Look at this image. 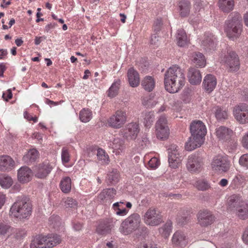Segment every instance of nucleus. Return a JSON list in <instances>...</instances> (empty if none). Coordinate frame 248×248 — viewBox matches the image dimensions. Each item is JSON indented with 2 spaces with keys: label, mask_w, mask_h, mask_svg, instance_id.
Wrapping results in <instances>:
<instances>
[{
  "label": "nucleus",
  "mask_w": 248,
  "mask_h": 248,
  "mask_svg": "<svg viewBox=\"0 0 248 248\" xmlns=\"http://www.w3.org/2000/svg\"><path fill=\"white\" fill-rule=\"evenodd\" d=\"M164 82L165 88L168 92L177 93L185 84L184 70L176 65L170 67L165 73Z\"/></svg>",
  "instance_id": "f257e3e1"
},
{
  "label": "nucleus",
  "mask_w": 248,
  "mask_h": 248,
  "mask_svg": "<svg viewBox=\"0 0 248 248\" xmlns=\"http://www.w3.org/2000/svg\"><path fill=\"white\" fill-rule=\"evenodd\" d=\"M191 136L185 143V149L191 151L200 147L204 143L207 133L205 125H190Z\"/></svg>",
  "instance_id": "f03ea898"
},
{
  "label": "nucleus",
  "mask_w": 248,
  "mask_h": 248,
  "mask_svg": "<svg viewBox=\"0 0 248 248\" xmlns=\"http://www.w3.org/2000/svg\"><path fill=\"white\" fill-rule=\"evenodd\" d=\"M31 211L29 199L25 196H18L10 209L11 215L20 219H28Z\"/></svg>",
  "instance_id": "7ed1b4c3"
},
{
  "label": "nucleus",
  "mask_w": 248,
  "mask_h": 248,
  "mask_svg": "<svg viewBox=\"0 0 248 248\" xmlns=\"http://www.w3.org/2000/svg\"><path fill=\"white\" fill-rule=\"evenodd\" d=\"M228 207L240 219L244 220L248 218V203L241 197L235 195L231 196L228 199Z\"/></svg>",
  "instance_id": "20e7f679"
},
{
  "label": "nucleus",
  "mask_w": 248,
  "mask_h": 248,
  "mask_svg": "<svg viewBox=\"0 0 248 248\" xmlns=\"http://www.w3.org/2000/svg\"><path fill=\"white\" fill-rule=\"evenodd\" d=\"M231 20L228 21L227 26L225 28V32L230 38L237 37L242 31V17L238 13L231 14Z\"/></svg>",
  "instance_id": "39448f33"
},
{
  "label": "nucleus",
  "mask_w": 248,
  "mask_h": 248,
  "mask_svg": "<svg viewBox=\"0 0 248 248\" xmlns=\"http://www.w3.org/2000/svg\"><path fill=\"white\" fill-rule=\"evenodd\" d=\"M141 223V218L138 214H133L124 219L121 224L119 231L127 235L138 229Z\"/></svg>",
  "instance_id": "423d86ee"
},
{
  "label": "nucleus",
  "mask_w": 248,
  "mask_h": 248,
  "mask_svg": "<svg viewBox=\"0 0 248 248\" xmlns=\"http://www.w3.org/2000/svg\"><path fill=\"white\" fill-rule=\"evenodd\" d=\"M222 62L230 72H236L240 68V61L237 54L230 47L227 48L224 55L221 54Z\"/></svg>",
  "instance_id": "0eeeda50"
},
{
  "label": "nucleus",
  "mask_w": 248,
  "mask_h": 248,
  "mask_svg": "<svg viewBox=\"0 0 248 248\" xmlns=\"http://www.w3.org/2000/svg\"><path fill=\"white\" fill-rule=\"evenodd\" d=\"M143 220L145 223L148 225L157 226L162 222V217L159 210L151 207L145 213Z\"/></svg>",
  "instance_id": "6e6552de"
},
{
  "label": "nucleus",
  "mask_w": 248,
  "mask_h": 248,
  "mask_svg": "<svg viewBox=\"0 0 248 248\" xmlns=\"http://www.w3.org/2000/svg\"><path fill=\"white\" fill-rule=\"evenodd\" d=\"M211 166L213 170L219 172H224L229 170L230 164L226 156L218 155L213 159Z\"/></svg>",
  "instance_id": "1a4fd4ad"
},
{
  "label": "nucleus",
  "mask_w": 248,
  "mask_h": 248,
  "mask_svg": "<svg viewBox=\"0 0 248 248\" xmlns=\"http://www.w3.org/2000/svg\"><path fill=\"white\" fill-rule=\"evenodd\" d=\"M233 113L240 124L248 123V106L246 104H241L236 106L233 109Z\"/></svg>",
  "instance_id": "9d476101"
},
{
  "label": "nucleus",
  "mask_w": 248,
  "mask_h": 248,
  "mask_svg": "<svg viewBox=\"0 0 248 248\" xmlns=\"http://www.w3.org/2000/svg\"><path fill=\"white\" fill-rule=\"evenodd\" d=\"M178 150V147L175 145H171L168 149V161L170 166L174 168L178 167L183 158L182 156L180 155Z\"/></svg>",
  "instance_id": "9b49d317"
},
{
  "label": "nucleus",
  "mask_w": 248,
  "mask_h": 248,
  "mask_svg": "<svg viewBox=\"0 0 248 248\" xmlns=\"http://www.w3.org/2000/svg\"><path fill=\"white\" fill-rule=\"evenodd\" d=\"M52 169V164L48 160H46L36 166L34 170L35 176L38 178H45L51 172Z\"/></svg>",
  "instance_id": "f8f14e48"
},
{
  "label": "nucleus",
  "mask_w": 248,
  "mask_h": 248,
  "mask_svg": "<svg viewBox=\"0 0 248 248\" xmlns=\"http://www.w3.org/2000/svg\"><path fill=\"white\" fill-rule=\"evenodd\" d=\"M116 195V191L113 188L104 189L98 195V201L102 204L108 205L112 202V200Z\"/></svg>",
  "instance_id": "ddd939ff"
},
{
  "label": "nucleus",
  "mask_w": 248,
  "mask_h": 248,
  "mask_svg": "<svg viewBox=\"0 0 248 248\" xmlns=\"http://www.w3.org/2000/svg\"><path fill=\"white\" fill-rule=\"evenodd\" d=\"M198 222L202 226H207L212 224L215 218L212 213L207 210L200 211L198 214Z\"/></svg>",
  "instance_id": "4468645a"
},
{
  "label": "nucleus",
  "mask_w": 248,
  "mask_h": 248,
  "mask_svg": "<svg viewBox=\"0 0 248 248\" xmlns=\"http://www.w3.org/2000/svg\"><path fill=\"white\" fill-rule=\"evenodd\" d=\"M139 132L138 125H126L121 130L122 135L127 140H135Z\"/></svg>",
  "instance_id": "2eb2a0df"
},
{
  "label": "nucleus",
  "mask_w": 248,
  "mask_h": 248,
  "mask_svg": "<svg viewBox=\"0 0 248 248\" xmlns=\"http://www.w3.org/2000/svg\"><path fill=\"white\" fill-rule=\"evenodd\" d=\"M202 165L201 159L196 155L189 156L186 167L188 170L192 172H196L201 169Z\"/></svg>",
  "instance_id": "dca6fc26"
},
{
  "label": "nucleus",
  "mask_w": 248,
  "mask_h": 248,
  "mask_svg": "<svg viewBox=\"0 0 248 248\" xmlns=\"http://www.w3.org/2000/svg\"><path fill=\"white\" fill-rule=\"evenodd\" d=\"M32 176V170L28 167H22L18 170V180L22 183H26L30 181Z\"/></svg>",
  "instance_id": "f3484780"
},
{
  "label": "nucleus",
  "mask_w": 248,
  "mask_h": 248,
  "mask_svg": "<svg viewBox=\"0 0 248 248\" xmlns=\"http://www.w3.org/2000/svg\"><path fill=\"white\" fill-rule=\"evenodd\" d=\"M171 241L174 245L183 247L187 245V238L183 232L177 231L173 234Z\"/></svg>",
  "instance_id": "a211bd4d"
},
{
  "label": "nucleus",
  "mask_w": 248,
  "mask_h": 248,
  "mask_svg": "<svg viewBox=\"0 0 248 248\" xmlns=\"http://www.w3.org/2000/svg\"><path fill=\"white\" fill-rule=\"evenodd\" d=\"M217 80L215 76L211 74L207 75L203 81V87L205 91L208 93H211L216 88Z\"/></svg>",
  "instance_id": "6ab92c4d"
},
{
  "label": "nucleus",
  "mask_w": 248,
  "mask_h": 248,
  "mask_svg": "<svg viewBox=\"0 0 248 248\" xmlns=\"http://www.w3.org/2000/svg\"><path fill=\"white\" fill-rule=\"evenodd\" d=\"M189 82L192 85H197L202 81V75L200 70L194 67H190L187 73Z\"/></svg>",
  "instance_id": "aec40b11"
},
{
  "label": "nucleus",
  "mask_w": 248,
  "mask_h": 248,
  "mask_svg": "<svg viewBox=\"0 0 248 248\" xmlns=\"http://www.w3.org/2000/svg\"><path fill=\"white\" fill-rule=\"evenodd\" d=\"M217 39L214 35L210 33H206L202 42V45L205 49H214L216 46Z\"/></svg>",
  "instance_id": "412c9836"
},
{
  "label": "nucleus",
  "mask_w": 248,
  "mask_h": 248,
  "mask_svg": "<svg viewBox=\"0 0 248 248\" xmlns=\"http://www.w3.org/2000/svg\"><path fill=\"white\" fill-rule=\"evenodd\" d=\"M14 165L15 161L10 156H0V170L9 171L13 168Z\"/></svg>",
  "instance_id": "4be33fe9"
},
{
  "label": "nucleus",
  "mask_w": 248,
  "mask_h": 248,
  "mask_svg": "<svg viewBox=\"0 0 248 248\" xmlns=\"http://www.w3.org/2000/svg\"><path fill=\"white\" fill-rule=\"evenodd\" d=\"M47 241L46 235H39L31 241V248H48L46 245Z\"/></svg>",
  "instance_id": "5701e85b"
},
{
  "label": "nucleus",
  "mask_w": 248,
  "mask_h": 248,
  "mask_svg": "<svg viewBox=\"0 0 248 248\" xmlns=\"http://www.w3.org/2000/svg\"><path fill=\"white\" fill-rule=\"evenodd\" d=\"M126 116L125 112L121 110H117L114 115L112 116L108 120V124H114L115 123L124 124L126 122Z\"/></svg>",
  "instance_id": "b1692460"
},
{
  "label": "nucleus",
  "mask_w": 248,
  "mask_h": 248,
  "mask_svg": "<svg viewBox=\"0 0 248 248\" xmlns=\"http://www.w3.org/2000/svg\"><path fill=\"white\" fill-rule=\"evenodd\" d=\"M127 77L130 85L132 87H137L140 84L138 73L133 68H130L127 72Z\"/></svg>",
  "instance_id": "393cba45"
},
{
  "label": "nucleus",
  "mask_w": 248,
  "mask_h": 248,
  "mask_svg": "<svg viewBox=\"0 0 248 248\" xmlns=\"http://www.w3.org/2000/svg\"><path fill=\"white\" fill-rule=\"evenodd\" d=\"M155 132L158 139L164 140L169 137L170 129L167 125H156Z\"/></svg>",
  "instance_id": "a878e982"
},
{
  "label": "nucleus",
  "mask_w": 248,
  "mask_h": 248,
  "mask_svg": "<svg viewBox=\"0 0 248 248\" xmlns=\"http://www.w3.org/2000/svg\"><path fill=\"white\" fill-rule=\"evenodd\" d=\"M179 14L181 17L187 16L191 9V4L188 0H181L178 3Z\"/></svg>",
  "instance_id": "bb28decb"
},
{
  "label": "nucleus",
  "mask_w": 248,
  "mask_h": 248,
  "mask_svg": "<svg viewBox=\"0 0 248 248\" xmlns=\"http://www.w3.org/2000/svg\"><path fill=\"white\" fill-rule=\"evenodd\" d=\"M232 131L225 126H220L216 129V135L220 140H228L232 135Z\"/></svg>",
  "instance_id": "cd10ccee"
},
{
  "label": "nucleus",
  "mask_w": 248,
  "mask_h": 248,
  "mask_svg": "<svg viewBox=\"0 0 248 248\" xmlns=\"http://www.w3.org/2000/svg\"><path fill=\"white\" fill-rule=\"evenodd\" d=\"M192 61L199 67H204L206 64L204 56L202 53L199 52L193 53Z\"/></svg>",
  "instance_id": "c85d7f7f"
},
{
  "label": "nucleus",
  "mask_w": 248,
  "mask_h": 248,
  "mask_svg": "<svg viewBox=\"0 0 248 248\" xmlns=\"http://www.w3.org/2000/svg\"><path fill=\"white\" fill-rule=\"evenodd\" d=\"M39 157V153L35 149L30 150L23 157V160L27 164L31 163L36 160Z\"/></svg>",
  "instance_id": "c756f323"
},
{
  "label": "nucleus",
  "mask_w": 248,
  "mask_h": 248,
  "mask_svg": "<svg viewBox=\"0 0 248 248\" xmlns=\"http://www.w3.org/2000/svg\"><path fill=\"white\" fill-rule=\"evenodd\" d=\"M142 88L148 92H151L155 87V81L151 76H146L141 81Z\"/></svg>",
  "instance_id": "7c9ffc66"
},
{
  "label": "nucleus",
  "mask_w": 248,
  "mask_h": 248,
  "mask_svg": "<svg viewBox=\"0 0 248 248\" xmlns=\"http://www.w3.org/2000/svg\"><path fill=\"white\" fill-rule=\"evenodd\" d=\"M219 8L225 13H229L232 10L234 6L233 0H219Z\"/></svg>",
  "instance_id": "2f4dec72"
},
{
  "label": "nucleus",
  "mask_w": 248,
  "mask_h": 248,
  "mask_svg": "<svg viewBox=\"0 0 248 248\" xmlns=\"http://www.w3.org/2000/svg\"><path fill=\"white\" fill-rule=\"evenodd\" d=\"M111 229V222L107 220L101 222L98 225L96 231L98 233L103 235L109 233Z\"/></svg>",
  "instance_id": "473e14b6"
},
{
  "label": "nucleus",
  "mask_w": 248,
  "mask_h": 248,
  "mask_svg": "<svg viewBox=\"0 0 248 248\" xmlns=\"http://www.w3.org/2000/svg\"><path fill=\"white\" fill-rule=\"evenodd\" d=\"M215 109V116L219 122H222L228 118L227 111L223 107L217 106Z\"/></svg>",
  "instance_id": "72a5a7b5"
},
{
  "label": "nucleus",
  "mask_w": 248,
  "mask_h": 248,
  "mask_svg": "<svg viewBox=\"0 0 248 248\" xmlns=\"http://www.w3.org/2000/svg\"><path fill=\"white\" fill-rule=\"evenodd\" d=\"M60 188L62 192L68 193L71 190V179L69 177L63 178L60 183Z\"/></svg>",
  "instance_id": "f704fd0d"
},
{
  "label": "nucleus",
  "mask_w": 248,
  "mask_h": 248,
  "mask_svg": "<svg viewBox=\"0 0 248 248\" xmlns=\"http://www.w3.org/2000/svg\"><path fill=\"white\" fill-rule=\"evenodd\" d=\"M46 236L47 239L46 245L48 248H52L61 242L60 236L57 234H49Z\"/></svg>",
  "instance_id": "c9c22d12"
},
{
  "label": "nucleus",
  "mask_w": 248,
  "mask_h": 248,
  "mask_svg": "<svg viewBox=\"0 0 248 248\" xmlns=\"http://www.w3.org/2000/svg\"><path fill=\"white\" fill-rule=\"evenodd\" d=\"M176 38L179 46H184L188 42L186 33L183 29L177 31Z\"/></svg>",
  "instance_id": "e433bc0d"
},
{
  "label": "nucleus",
  "mask_w": 248,
  "mask_h": 248,
  "mask_svg": "<svg viewBox=\"0 0 248 248\" xmlns=\"http://www.w3.org/2000/svg\"><path fill=\"white\" fill-rule=\"evenodd\" d=\"M112 148L116 150V154H119L124 148V141L119 138L114 139L113 141L110 144ZM114 152V151H113Z\"/></svg>",
  "instance_id": "4c0bfd02"
},
{
  "label": "nucleus",
  "mask_w": 248,
  "mask_h": 248,
  "mask_svg": "<svg viewBox=\"0 0 248 248\" xmlns=\"http://www.w3.org/2000/svg\"><path fill=\"white\" fill-rule=\"evenodd\" d=\"M120 82V80L117 79L112 83L108 92V97L113 98L118 94Z\"/></svg>",
  "instance_id": "58836bf2"
},
{
  "label": "nucleus",
  "mask_w": 248,
  "mask_h": 248,
  "mask_svg": "<svg viewBox=\"0 0 248 248\" xmlns=\"http://www.w3.org/2000/svg\"><path fill=\"white\" fill-rule=\"evenodd\" d=\"M97 159L103 165L108 164L109 162L108 155L106 153L105 150L99 148L97 153Z\"/></svg>",
  "instance_id": "ea45409f"
},
{
  "label": "nucleus",
  "mask_w": 248,
  "mask_h": 248,
  "mask_svg": "<svg viewBox=\"0 0 248 248\" xmlns=\"http://www.w3.org/2000/svg\"><path fill=\"white\" fill-rule=\"evenodd\" d=\"M92 118V113L89 108H83L79 112V118L83 123H87Z\"/></svg>",
  "instance_id": "a19ab883"
},
{
  "label": "nucleus",
  "mask_w": 248,
  "mask_h": 248,
  "mask_svg": "<svg viewBox=\"0 0 248 248\" xmlns=\"http://www.w3.org/2000/svg\"><path fill=\"white\" fill-rule=\"evenodd\" d=\"M13 184L12 178L4 174L0 175V185L4 188H9Z\"/></svg>",
  "instance_id": "79ce46f5"
},
{
  "label": "nucleus",
  "mask_w": 248,
  "mask_h": 248,
  "mask_svg": "<svg viewBox=\"0 0 248 248\" xmlns=\"http://www.w3.org/2000/svg\"><path fill=\"white\" fill-rule=\"evenodd\" d=\"M120 175L119 172L116 169H113L108 174V181L110 184H115L118 182Z\"/></svg>",
  "instance_id": "37998d69"
},
{
  "label": "nucleus",
  "mask_w": 248,
  "mask_h": 248,
  "mask_svg": "<svg viewBox=\"0 0 248 248\" xmlns=\"http://www.w3.org/2000/svg\"><path fill=\"white\" fill-rule=\"evenodd\" d=\"M195 186L199 190L204 191L210 187L208 183L204 180H199L195 183Z\"/></svg>",
  "instance_id": "c03bdc74"
},
{
  "label": "nucleus",
  "mask_w": 248,
  "mask_h": 248,
  "mask_svg": "<svg viewBox=\"0 0 248 248\" xmlns=\"http://www.w3.org/2000/svg\"><path fill=\"white\" fill-rule=\"evenodd\" d=\"M170 230L171 226L167 224H165L159 230L160 233L165 238L169 236L170 234Z\"/></svg>",
  "instance_id": "a18cd8bd"
},
{
  "label": "nucleus",
  "mask_w": 248,
  "mask_h": 248,
  "mask_svg": "<svg viewBox=\"0 0 248 248\" xmlns=\"http://www.w3.org/2000/svg\"><path fill=\"white\" fill-rule=\"evenodd\" d=\"M245 181V178L241 175H238L234 177L232 181V185H233L234 186H238L243 184Z\"/></svg>",
  "instance_id": "49530a36"
},
{
  "label": "nucleus",
  "mask_w": 248,
  "mask_h": 248,
  "mask_svg": "<svg viewBox=\"0 0 248 248\" xmlns=\"http://www.w3.org/2000/svg\"><path fill=\"white\" fill-rule=\"evenodd\" d=\"M77 205V201L72 198L68 197L64 202V206L66 208H74Z\"/></svg>",
  "instance_id": "de8ad7c7"
},
{
  "label": "nucleus",
  "mask_w": 248,
  "mask_h": 248,
  "mask_svg": "<svg viewBox=\"0 0 248 248\" xmlns=\"http://www.w3.org/2000/svg\"><path fill=\"white\" fill-rule=\"evenodd\" d=\"M62 160L63 163H68L70 160V155L68 149L63 147L62 151Z\"/></svg>",
  "instance_id": "09e8293b"
},
{
  "label": "nucleus",
  "mask_w": 248,
  "mask_h": 248,
  "mask_svg": "<svg viewBox=\"0 0 248 248\" xmlns=\"http://www.w3.org/2000/svg\"><path fill=\"white\" fill-rule=\"evenodd\" d=\"M239 163L241 166L248 169V154L241 156L239 160Z\"/></svg>",
  "instance_id": "8fccbe9b"
},
{
  "label": "nucleus",
  "mask_w": 248,
  "mask_h": 248,
  "mask_svg": "<svg viewBox=\"0 0 248 248\" xmlns=\"http://www.w3.org/2000/svg\"><path fill=\"white\" fill-rule=\"evenodd\" d=\"M148 164L150 168L155 169L159 165L160 162L156 157H153L149 160Z\"/></svg>",
  "instance_id": "3c124183"
},
{
  "label": "nucleus",
  "mask_w": 248,
  "mask_h": 248,
  "mask_svg": "<svg viewBox=\"0 0 248 248\" xmlns=\"http://www.w3.org/2000/svg\"><path fill=\"white\" fill-rule=\"evenodd\" d=\"M162 25V21L161 18H157L155 19L154 24V31L157 33L161 30Z\"/></svg>",
  "instance_id": "603ef678"
},
{
  "label": "nucleus",
  "mask_w": 248,
  "mask_h": 248,
  "mask_svg": "<svg viewBox=\"0 0 248 248\" xmlns=\"http://www.w3.org/2000/svg\"><path fill=\"white\" fill-rule=\"evenodd\" d=\"M176 219L178 224L180 225H184L189 221L190 217L178 216Z\"/></svg>",
  "instance_id": "864d4df0"
},
{
  "label": "nucleus",
  "mask_w": 248,
  "mask_h": 248,
  "mask_svg": "<svg viewBox=\"0 0 248 248\" xmlns=\"http://www.w3.org/2000/svg\"><path fill=\"white\" fill-rule=\"evenodd\" d=\"M10 227L3 223H0V234L4 235L8 231Z\"/></svg>",
  "instance_id": "5fc2aeb1"
},
{
  "label": "nucleus",
  "mask_w": 248,
  "mask_h": 248,
  "mask_svg": "<svg viewBox=\"0 0 248 248\" xmlns=\"http://www.w3.org/2000/svg\"><path fill=\"white\" fill-rule=\"evenodd\" d=\"M154 119V116L153 114H146L144 118V123L145 124H151L153 123V120Z\"/></svg>",
  "instance_id": "6e6d98bb"
},
{
  "label": "nucleus",
  "mask_w": 248,
  "mask_h": 248,
  "mask_svg": "<svg viewBox=\"0 0 248 248\" xmlns=\"http://www.w3.org/2000/svg\"><path fill=\"white\" fill-rule=\"evenodd\" d=\"M24 117L26 119L29 121L32 120L34 123H36L37 122V117L36 116L33 117L27 112H25L24 113Z\"/></svg>",
  "instance_id": "4d7b16f0"
},
{
  "label": "nucleus",
  "mask_w": 248,
  "mask_h": 248,
  "mask_svg": "<svg viewBox=\"0 0 248 248\" xmlns=\"http://www.w3.org/2000/svg\"><path fill=\"white\" fill-rule=\"evenodd\" d=\"M13 94L10 89L8 90L6 92L3 93L2 97L6 101H8L12 98Z\"/></svg>",
  "instance_id": "13d9d810"
},
{
  "label": "nucleus",
  "mask_w": 248,
  "mask_h": 248,
  "mask_svg": "<svg viewBox=\"0 0 248 248\" xmlns=\"http://www.w3.org/2000/svg\"><path fill=\"white\" fill-rule=\"evenodd\" d=\"M242 144L245 148L248 149V132L243 137L242 140Z\"/></svg>",
  "instance_id": "bf43d9fd"
},
{
  "label": "nucleus",
  "mask_w": 248,
  "mask_h": 248,
  "mask_svg": "<svg viewBox=\"0 0 248 248\" xmlns=\"http://www.w3.org/2000/svg\"><path fill=\"white\" fill-rule=\"evenodd\" d=\"M46 37L44 35L40 36V37L36 36V37H35V38L34 40V43L36 45H38L41 43V42L42 41L46 40Z\"/></svg>",
  "instance_id": "052dcab7"
},
{
  "label": "nucleus",
  "mask_w": 248,
  "mask_h": 248,
  "mask_svg": "<svg viewBox=\"0 0 248 248\" xmlns=\"http://www.w3.org/2000/svg\"><path fill=\"white\" fill-rule=\"evenodd\" d=\"M115 211H116V214L117 215H119V216H124L127 213V211L126 210V209L125 208L121 209H120V208H118V210Z\"/></svg>",
  "instance_id": "680f3d73"
},
{
  "label": "nucleus",
  "mask_w": 248,
  "mask_h": 248,
  "mask_svg": "<svg viewBox=\"0 0 248 248\" xmlns=\"http://www.w3.org/2000/svg\"><path fill=\"white\" fill-rule=\"evenodd\" d=\"M242 239L246 244H248V227L246 228L243 233Z\"/></svg>",
  "instance_id": "e2e57ef3"
},
{
  "label": "nucleus",
  "mask_w": 248,
  "mask_h": 248,
  "mask_svg": "<svg viewBox=\"0 0 248 248\" xmlns=\"http://www.w3.org/2000/svg\"><path fill=\"white\" fill-rule=\"evenodd\" d=\"M167 120L165 116H161L157 121L156 124H166Z\"/></svg>",
  "instance_id": "0e129e2a"
},
{
  "label": "nucleus",
  "mask_w": 248,
  "mask_h": 248,
  "mask_svg": "<svg viewBox=\"0 0 248 248\" xmlns=\"http://www.w3.org/2000/svg\"><path fill=\"white\" fill-rule=\"evenodd\" d=\"M5 202V195L0 192V209L4 205Z\"/></svg>",
  "instance_id": "69168bd1"
},
{
  "label": "nucleus",
  "mask_w": 248,
  "mask_h": 248,
  "mask_svg": "<svg viewBox=\"0 0 248 248\" xmlns=\"http://www.w3.org/2000/svg\"><path fill=\"white\" fill-rule=\"evenodd\" d=\"M7 54V51L6 49H0V59H2L4 58Z\"/></svg>",
  "instance_id": "338daca9"
},
{
  "label": "nucleus",
  "mask_w": 248,
  "mask_h": 248,
  "mask_svg": "<svg viewBox=\"0 0 248 248\" xmlns=\"http://www.w3.org/2000/svg\"><path fill=\"white\" fill-rule=\"evenodd\" d=\"M228 180L226 179H222L219 183V185L221 186H225L228 185Z\"/></svg>",
  "instance_id": "774afa93"
}]
</instances>
